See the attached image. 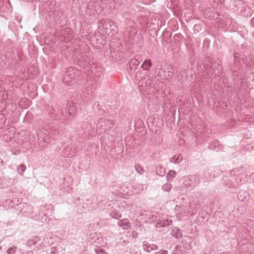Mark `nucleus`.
Listing matches in <instances>:
<instances>
[{
    "mask_svg": "<svg viewBox=\"0 0 254 254\" xmlns=\"http://www.w3.org/2000/svg\"><path fill=\"white\" fill-rule=\"evenodd\" d=\"M107 123H110L111 124V125L113 126L114 125L115 122L114 121H113V120H112V121L108 120L107 121Z\"/></svg>",
    "mask_w": 254,
    "mask_h": 254,
    "instance_id": "obj_47",
    "label": "nucleus"
},
{
    "mask_svg": "<svg viewBox=\"0 0 254 254\" xmlns=\"http://www.w3.org/2000/svg\"><path fill=\"white\" fill-rule=\"evenodd\" d=\"M156 173L157 174L160 176H164L165 174V171L163 167L161 166H158L156 167Z\"/></svg>",
    "mask_w": 254,
    "mask_h": 254,
    "instance_id": "obj_28",
    "label": "nucleus"
},
{
    "mask_svg": "<svg viewBox=\"0 0 254 254\" xmlns=\"http://www.w3.org/2000/svg\"><path fill=\"white\" fill-rule=\"evenodd\" d=\"M48 132L49 134H51V137L54 136L53 138H56L58 137V134L60 133V131L59 129H57L56 127H53L50 129V130Z\"/></svg>",
    "mask_w": 254,
    "mask_h": 254,
    "instance_id": "obj_25",
    "label": "nucleus"
},
{
    "mask_svg": "<svg viewBox=\"0 0 254 254\" xmlns=\"http://www.w3.org/2000/svg\"><path fill=\"white\" fill-rule=\"evenodd\" d=\"M25 210L27 211L25 214H31L33 210V207L32 206L30 205H28L25 203Z\"/></svg>",
    "mask_w": 254,
    "mask_h": 254,
    "instance_id": "obj_35",
    "label": "nucleus"
},
{
    "mask_svg": "<svg viewBox=\"0 0 254 254\" xmlns=\"http://www.w3.org/2000/svg\"><path fill=\"white\" fill-rule=\"evenodd\" d=\"M244 209H245L243 208V207L237 208L233 211V214L235 215L236 211H243Z\"/></svg>",
    "mask_w": 254,
    "mask_h": 254,
    "instance_id": "obj_42",
    "label": "nucleus"
},
{
    "mask_svg": "<svg viewBox=\"0 0 254 254\" xmlns=\"http://www.w3.org/2000/svg\"><path fill=\"white\" fill-rule=\"evenodd\" d=\"M176 175L177 173L175 171L171 170L167 174L166 178L168 180H172L173 178L176 177Z\"/></svg>",
    "mask_w": 254,
    "mask_h": 254,
    "instance_id": "obj_32",
    "label": "nucleus"
},
{
    "mask_svg": "<svg viewBox=\"0 0 254 254\" xmlns=\"http://www.w3.org/2000/svg\"><path fill=\"white\" fill-rule=\"evenodd\" d=\"M38 143L41 147H45L49 141V137L47 134L43 131H40L37 134Z\"/></svg>",
    "mask_w": 254,
    "mask_h": 254,
    "instance_id": "obj_7",
    "label": "nucleus"
},
{
    "mask_svg": "<svg viewBox=\"0 0 254 254\" xmlns=\"http://www.w3.org/2000/svg\"><path fill=\"white\" fill-rule=\"evenodd\" d=\"M15 132V128L14 127H9L4 129L1 137L5 142L10 141L14 137Z\"/></svg>",
    "mask_w": 254,
    "mask_h": 254,
    "instance_id": "obj_8",
    "label": "nucleus"
},
{
    "mask_svg": "<svg viewBox=\"0 0 254 254\" xmlns=\"http://www.w3.org/2000/svg\"><path fill=\"white\" fill-rule=\"evenodd\" d=\"M214 143H215V144H216L218 146V144H219V141L218 140H215Z\"/></svg>",
    "mask_w": 254,
    "mask_h": 254,
    "instance_id": "obj_51",
    "label": "nucleus"
},
{
    "mask_svg": "<svg viewBox=\"0 0 254 254\" xmlns=\"http://www.w3.org/2000/svg\"><path fill=\"white\" fill-rule=\"evenodd\" d=\"M93 109L95 110V112L97 111H98L99 115H102L104 113V111L103 109H100V106L98 102L95 103L93 105Z\"/></svg>",
    "mask_w": 254,
    "mask_h": 254,
    "instance_id": "obj_27",
    "label": "nucleus"
},
{
    "mask_svg": "<svg viewBox=\"0 0 254 254\" xmlns=\"http://www.w3.org/2000/svg\"><path fill=\"white\" fill-rule=\"evenodd\" d=\"M63 81L64 83L66 84L67 85H72L75 82V81L74 80H73L72 79H70L69 76H68L65 73Z\"/></svg>",
    "mask_w": 254,
    "mask_h": 254,
    "instance_id": "obj_22",
    "label": "nucleus"
},
{
    "mask_svg": "<svg viewBox=\"0 0 254 254\" xmlns=\"http://www.w3.org/2000/svg\"><path fill=\"white\" fill-rule=\"evenodd\" d=\"M58 253V250L56 247H52L51 248L50 254H57Z\"/></svg>",
    "mask_w": 254,
    "mask_h": 254,
    "instance_id": "obj_41",
    "label": "nucleus"
},
{
    "mask_svg": "<svg viewBox=\"0 0 254 254\" xmlns=\"http://www.w3.org/2000/svg\"><path fill=\"white\" fill-rule=\"evenodd\" d=\"M196 182V177L194 176L186 177L185 179L183 185L184 187L188 189H191L195 185Z\"/></svg>",
    "mask_w": 254,
    "mask_h": 254,
    "instance_id": "obj_11",
    "label": "nucleus"
},
{
    "mask_svg": "<svg viewBox=\"0 0 254 254\" xmlns=\"http://www.w3.org/2000/svg\"><path fill=\"white\" fill-rule=\"evenodd\" d=\"M118 225L125 230H127L130 228V223L127 219H124L119 221Z\"/></svg>",
    "mask_w": 254,
    "mask_h": 254,
    "instance_id": "obj_17",
    "label": "nucleus"
},
{
    "mask_svg": "<svg viewBox=\"0 0 254 254\" xmlns=\"http://www.w3.org/2000/svg\"><path fill=\"white\" fill-rule=\"evenodd\" d=\"M4 2L2 0H0V7H3Z\"/></svg>",
    "mask_w": 254,
    "mask_h": 254,
    "instance_id": "obj_46",
    "label": "nucleus"
},
{
    "mask_svg": "<svg viewBox=\"0 0 254 254\" xmlns=\"http://www.w3.org/2000/svg\"><path fill=\"white\" fill-rule=\"evenodd\" d=\"M33 253L32 251H29L27 252V254H33Z\"/></svg>",
    "mask_w": 254,
    "mask_h": 254,
    "instance_id": "obj_49",
    "label": "nucleus"
},
{
    "mask_svg": "<svg viewBox=\"0 0 254 254\" xmlns=\"http://www.w3.org/2000/svg\"><path fill=\"white\" fill-rule=\"evenodd\" d=\"M141 61V58L139 56H135L134 58L129 61L127 64V68L130 72H134L137 68L138 66L140 64V61Z\"/></svg>",
    "mask_w": 254,
    "mask_h": 254,
    "instance_id": "obj_9",
    "label": "nucleus"
},
{
    "mask_svg": "<svg viewBox=\"0 0 254 254\" xmlns=\"http://www.w3.org/2000/svg\"><path fill=\"white\" fill-rule=\"evenodd\" d=\"M172 235L176 238L179 239L182 237V234L179 228L178 227H174L172 230Z\"/></svg>",
    "mask_w": 254,
    "mask_h": 254,
    "instance_id": "obj_19",
    "label": "nucleus"
},
{
    "mask_svg": "<svg viewBox=\"0 0 254 254\" xmlns=\"http://www.w3.org/2000/svg\"><path fill=\"white\" fill-rule=\"evenodd\" d=\"M248 193L244 191H240L238 194V198L240 201H243L248 197Z\"/></svg>",
    "mask_w": 254,
    "mask_h": 254,
    "instance_id": "obj_24",
    "label": "nucleus"
},
{
    "mask_svg": "<svg viewBox=\"0 0 254 254\" xmlns=\"http://www.w3.org/2000/svg\"><path fill=\"white\" fill-rule=\"evenodd\" d=\"M19 200L17 199H14L13 200L7 199L5 201V204H9L10 205L8 206V207H14L17 210L19 211V213H21L22 214H25L27 211L25 210V205L24 203L19 202L15 204L16 202H18Z\"/></svg>",
    "mask_w": 254,
    "mask_h": 254,
    "instance_id": "obj_5",
    "label": "nucleus"
},
{
    "mask_svg": "<svg viewBox=\"0 0 254 254\" xmlns=\"http://www.w3.org/2000/svg\"><path fill=\"white\" fill-rule=\"evenodd\" d=\"M252 23L254 24V17L252 19Z\"/></svg>",
    "mask_w": 254,
    "mask_h": 254,
    "instance_id": "obj_54",
    "label": "nucleus"
},
{
    "mask_svg": "<svg viewBox=\"0 0 254 254\" xmlns=\"http://www.w3.org/2000/svg\"><path fill=\"white\" fill-rule=\"evenodd\" d=\"M99 28L103 34L113 36L118 31L117 23L109 19H103L99 22Z\"/></svg>",
    "mask_w": 254,
    "mask_h": 254,
    "instance_id": "obj_1",
    "label": "nucleus"
},
{
    "mask_svg": "<svg viewBox=\"0 0 254 254\" xmlns=\"http://www.w3.org/2000/svg\"><path fill=\"white\" fill-rule=\"evenodd\" d=\"M26 166L23 164H21L19 167L18 168L17 170L19 172L23 173L26 169Z\"/></svg>",
    "mask_w": 254,
    "mask_h": 254,
    "instance_id": "obj_39",
    "label": "nucleus"
},
{
    "mask_svg": "<svg viewBox=\"0 0 254 254\" xmlns=\"http://www.w3.org/2000/svg\"><path fill=\"white\" fill-rule=\"evenodd\" d=\"M131 30L129 33L125 34L126 40L129 44L133 45L135 44H137L138 41L137 39V36L135 35L136 30L133 27L130 28Z\"/></svg>",
    "mask_w": 254,
    "mask_h": 254,
    "instance_id": "obj_10",
    "label": "nucleus"
},
{
    "mask_svg": "<svg viewBox=\"0 0 254 254\" xmlns=\"http://www.w3.org/2000/svg\"><path fill=\"white\" fill-rule=\"evenodd\" d=\"M182 159L183 157L181 155L177 154L170 158V162L175 164H178L182 160Z\"/></svg>",
    "mask_w": 254,
    "mask_h": 254,
    "instance_id": "obj_21",
    "label": "nucleus"
},
{
    "mask_svg": "<svg viewBox=\"0 0 254 254\" xmlns=\"http://www.w3.org/2000/svg\"><path fill=\"white\" fill-rule=\"evenodd\" d=\"M110 215L112 218L116 219H119L122 217L121 214L117 211L111 212Z\"/></svg>",
    "mask_w": 254,
    "mask_h": 254,
    "instance_id": "obj_30",
    "label": "nucleus"
},
{
    "mask_svg": "<svg viewBox=\"0 0 254 254\" xmlns=\"http://www.w3.org/2000/svg\"><path fill=\"white\" fill-rule=\"evenodd\" d=\"M172 188V185L170 183H166L162 187V189L165 191H169Z\"/></svg>",
    "mask_w": 254,
    "mask_h": 254,
    "instance_id": "obj_37",
    "label": "nucleus"
},
{
    "mask_svg": "<svg viewBox=\"0 0 254 254\" xmlns=\"http://www.w3.org/2000/svg\"><path fill=\"white\" fill-rule=\"evenodd\" d=\"M211 175L210 173L207 171H205L203 174V179L205 181H209L211 179Z\"/></svg>",
    "mask_w": 254,
    "mask_h": 254,
    "instance_id": "obj_34",
    "label": "nucleus"
},
{
    "mask_svg": "<svg viewBox=\"0 0 254 254\" xmlns=\"http://www.w3.org/2000/svg\"><path fill=\"white\" fill-rule=\"evenodd\" d=\"M39 241V238L38 237H35L28 240L27 242V244L28 246H31L32 245L36 244Z\"/></svg>",
    "mask_w": 254,
    "mask_h": 254,
    "instance_id": "obj_29",
    "label": "nucleus"
},
{
    "mask_svg": "<svg viewBox=\"0 0 254 254\" xmlns=\"http://www.w3.org/2000/svg\"><path fill=\"white\" fill-rule=\"evenodd\" d=\"M193 199L190 202V208L192 209H197L200 207V205L202 202L201 199L197 195L192 196Z\"/></svg>",
    "mask_w": 254,
    "mask_h": 254,
    "instance_id": "obj_15",
    "label": "nucleus"
},
{
    "mask_svg": "<svg viewBox=\"0 0 254 254\" xmlns=\"http://www.w3.org/2000/svg\"><path fill=\"white\" fill-rule=\"evenodd\" d=\"M154 254H168V252L166 250H161L155 253Z\"/></svg>",
    "mask_w": 254,
    "mask_h": 254,
    "instance_id": "obj_40",
    "label": "nucleus"
},
{
    "mask_svg": "<svg viewBox=\"0 0 254 254\" xmlns=\"http://www.w3.org/2000/svg\"><path fill=\"white\" fill-rule=\"evenodd\" d=\"M49 114L50 115V116L51 117L52 119H55V120H56L57 119H58V117L56 115V111L55 110V109H52L50 112H49ZM59 119H61V120H62L63 119V118H61V116H60Z\"/></svg>",
    "mask_w": 254,
    "mask_h": 254,
    "instance_id": "obj_31",
    "label": "nucleus"
},
{
    "mask_svg": "<svg viewBox=\"0 0 254 254\" xmlns=\"http://www.w3.org/2000/svg\"><path fill=\"white\" fill-rule=\"evenodd\" d=\"M86 200H87V201H89V199L87 198Z\"/></svg>",
    "mask_w": 254,
    "mask_h": 254,
    "instance_id": "obj_58",
    "label": "nucleus"
},
{
    "mask_svg": "<svg viewBox=\"0 0 254 254\" xmlns=\"http://www.w3.org/2000/svg\"><path fill=\"white\" fill-rule=\"evenodd\" d=\"M70 29L69 28H65L62 32V35H64V34L66 32H68L69 31Z\"/></svg>",
    "mask_w": 254,
    "mask_h": 254,
    "instance_id": "obj_44",
    "label": "nucleus"
},
{
    "mask_svg": "<svg viewBox=\"0 0 254 254\" xmlns=\"http://www.w3.org/2000/svg\"><path fill=\"white\" fill-rule=\"evenodd\" d=\"M101 124H102V123H101V122L98 123V124H97V127H99V126H101V127H102V126H103V125H101Z\"/></svg>",
    "mask_w": 254,
    "mask_h": 254,
    "instance_id": "obj_50",
    "label": "nucleus"
},
{
    "mask_svg": "<svg viewBox=\"0 0 254 254\" xmlns=\"http://www.w3.org/2000/svg\"><path fill=\"white\" fill-rule=\"evenodd\" d=\"M238 54H237V53L236 54H235V55H234V57H235L236 59H237V58H238V57H237V56Z\"/></svg>",
    "mask_w": 254,
    "mask_h": 254,
    "instance_id": "obj_52",
    "label": "nucleus"
},
{
    "mask_svg": "<svg viewBox=\"0 0 254 254\" xmlns=\"http://www.w3.org/2000/svg\"><path fill=\"white\" fill-rule=\"evenodd\" d=\"M97 205H98V206H101L102 205V203L100 201L98 202Z\"/></svg>",
    "mask_w": 254,
    "mask_h": 254,
    "instance_id": "obj_48",
    "label": "nucleus"
},
{
    "mask_svg": "<svg viewBox=\"0 0 254 254\" xmlns=\"http://www.w3.org/2000/svg\"><path fill=\"white\" fill-rule=\"evenodd\" d=\"M153 76L148 75L142 79L138 83V88L141 92H146L153 87Z\"/></svg>",
    "mask_w": 254,
    "mask_h": 254,
    "instance_id": "obj_2",
    "label": "nucleus"
},
{
    "mask_svg": "<svg viewBox=\"0 0 254 254\" xmlns=\"http://www.w3.org/2000/svg\"><path fill=\"white\" fill-rule=\"evenodd\" d=\"M165 77L166 79L171 77L173 75V69L172 67H169L167 68L164 71Z\"/></svg>",
    "mask_w": 254,
    "mask_h": 254,
    "instance_id": "obj_20",
    "label": "nucleus"
},
{
    "mask_svg": "<svg viewBox=\"0 0 254 254\" xmlns=\"http://www.w3.org/2000/svg\"><path fill=\"white\" fill-rule=\"evenodd\" d=\"M142 247L143 250L147 253H150L152 251H155L158 249L157 245L153 244H149L146 241L143 242Z\"/></svg>",
    "mask_w": 254,
    "mask_h": 254,
    "instance_id": "obj_13",
    "label": "nucleus"
},
{
    "mask_svg": "<svg viewBox=\"0 0 254 254\" xmlns=\"http://www.w3.org/2000/svg\"><path fill=\"white\" fill-rule=\"evenodd\" d=\"M2 162H3V161L0 158V164H2Z\"/></svg>",
    "mask_w": 254,
    "mask_h": 254,
    "instance_id": "obj_53",
    "label": "nucleus"
},
{
    "mask_svg": "<svg viewBox=\"0 0 254 254\" xmlns=\"http://www.w3.org/2000/svg\"><path fill=\"white\" fill-rule=\"evenodd\" d=\"M93 61L92 58L86 54H83L77 58V64L85 71L90 70V65Z\"/></svg>",
    "mask_w": 254,
    "mask_h": 254,
    "instance_id": "obj_3",
    "label": "nucleus"
},
{
    "mask_svg": "<svg viewBox=\"0 0 254 254\" xmlns=\"http://www.w3.org/2000/svg\"><path fill=\"white\" fill-rule=\"evenodd\" d=\"M7 119L5 117L4 115L2 113H0V128H2L5 126L6 124Z\"/></svg>",
    "mask_w": 254,
    "mask_h": 254,
    "instance_id": "obj_26",
    "label": "nucleus"
},
{
    "mask_svg": "<svg viewBox=\"0 0 254 254\" xmlns=\"http://www.w3.org/2000/svg\"><path fill=\"white\" fill-rule=\"evenodd\" d=\"M172 222L171 220H169V219H166L163 220L159 221L156 223L157 227H164L166 226L170 225Z\"/></svg>",
    "mask_w": 254,
    "mask_h": 254,
    "instance_id": "obj_18",
    "label": "nucleus"
},
{
    "mask_svg": "<svg viewBox=\"0 0 254 254\" xmlns=\"http://www.w3.org/2000/svg\"><path fill=\"white\" fill-rule=\"evenodd\" d=\"M47 209H50L51 211L54 210V206L51 204H49L46 206Z\"/></svg>",
    "mask_w": 254,
    "mask_h": 254,
    "instance_id": "obj_45",
    "label": "nucleus"
},
{
    "mask_svg": "<svg viewBox=\"0 0 254 254\" xmlns=\"http://www.w3.org/2000/svg\"><path fill=\"white\" fill-rule=\"evenodd\" d=\"M134 168L136 171L140 174H142L144 172L143 167L139 164H136Z\"/></svg>",
    "mask_w": 254,
    "mask_h": 254,
    "instance_id": "obj_33",
    "label": "nucleus"
},
{
    "mask_svg": "<svg viewBox=\"0 0 254 254\" xmlns=\"http://www.w3.org/2000/svg\"><path fill=\"white\" fill-rule=\"evenodd\" d=\"M95 252L97 254H108L104 250L99 248L95 249Z\"/></svg>",
    "mask_w": 254,
    "mask_h": 254,
    "instance_id": "obj_38",
    "label": "nucleus"
},
{
    "mask_svg": "<svg viewBox=\"0 0 254 254\" xmlns=\"http://www.w3.org/2000/svg\"><path fill=\"white\" fill-rule=\"evenodd\" d=\"M73 146L74 144L70 143L69 145L66 146L64 148L63 152L64 157L71 158L74 155L75 153H76V151L75 149H72Z\"/></svg>",
    "mask_w": 254,
    "mask_h": 254,
    "instance_id": "obj_12",
    "label": "nucleus"
},
{
    "mask_svg": "<svg viewBox=\"0 0 254 254\" xmlns=\"http://www.w3.org/2000/svg\"><path fill=\"white\" fill-rule=\"evenodd\" d=\"M78 70L74 67H68L65 74L69 76L70 79H72L76 82V78L78 75Z\"/></svg>",
    "mask_w": 254,
    "mask_h": 254,
    "instance_id": "obj_14",
    "label": "nucleus"
},
{
    "mask_svg": "<svg viewBox=\"0 0 254 254\" xmlns=\"http://www.w3.org/2000/svg\"><path fill=\"white\" fill-rule=\"evenodd\" d=\"M152 65V63L150 60H145L143 64L141 65V67L143 68V70H149L150 67Z\"/></svg>",
    "mask_w": 254,
    "mask_h": 254,
    "instance_id": "obj_23",
    "label": "nucleus"
},
{
    "mask_svg": "<svg viewBox=\"0 0 254 254\" xmlns=\"http://www.w3.org/2000/svg\"><path fill=\"white\" fill-rule=\"evenodd\" d=\"M76 113V107L72 102H68L65 110V115L63 112L60 114L65 121L71 120Z\"/></svg>",
    "mask_w": 254,
    "mask_h": 254,
    "instance_id": "obj_4",
    "label": "nucleus"
},
{
    "mask_svg": "<svg viewBox=\"0 0 254 254\" xmlns=\"http://www.w3.org/2000/svg\"><path fill=\"white\" fill-rule=\"evenodd\" d=\"M158 76H160V77H161V76H162V75H161V74L160 75L159 74H158Z\"/></svg>",
    "mask_w": 254,
    "mask_h": 254,
    "instance_id": "obj_57",
    "label": "nucleus"
},
{
    "mask_svg": "<svg viewBox=\"0 0 254 254\" xmlns=\"http://www.w3.org/2000/svg\"><path fill=\"white\" fill-rule=\"evenodd\" d=\"M17 248L16 246H12V247L9 248L6 251L7 254H14L17 251Z\"/></svg>",
    "mask_w": 254,
    "mask_h": 254,
    "instance_id": "obj_36",
    "label": "nucleus"
},
{
    "mask_svg": "<svg viewBox=\"0 0 254 254\" xmlns=\"http://www.w3.org/2000/svg\"><path fill=\"white\" fill-rule=\"evenodd\" d=\"M90 83L89 81H86L84 84V86L82 87L84 90V96L85 98H88L89 94H92V87L90 86Z\"/></svg>",
    "mask_w": 254,
    "mask_h": 254,
    "instance_id": "obj_16",
    "label": "nucleus"
},
{
    "mask_svg": "<svg viewBox=\"0 0 254 254\" xmlns=\"http://www.w3.org/2000/svg\"><path fill=\"white\" fill-rule=\"evenodd\" d=\"M179 36H180V35H175L174 36V37H179Z\"/></svg>",
    "mask_w": 254,
    "mask_h": 254,
    "instance_id": "obj_55",
    "label": "nucleus"
},
{
    "mask_svg": "<svg viewBox=\"0 0 254 254\" xmlns=\"http://www.w3.org/2000/svg\"><path fill=\"white\" fill-rule=\"evenodd\" d=\"M103 70V68L100 64L95 63L93 61L90 65V70L86 71L95 76L99 77L101 76Z\"/></svg>",
    "mask_w": 254,
    "mask_h": 254,
    "instance_id": "obj_6",
    "label": "nucleus"
},
{
    "mask_svg": "<svg viewBox=\"0 0 254 254\" xmlns=\"http://www.w3.org/2000/svg\"><path fill=\"white\" fill-rule=\"evenodd\" d=\"M47 218H48V216L45 214H43V216L42 217V218L41 219L42 222H46L47 220Z\"/></svg>",
    "mask_w": 254,
    "mask_h": 254,
    "instance_id": "obj_43",
    "label": "nucleus"
},
{
    "mask_svg": "<svg viewBox=\"0 0 254 254\" xmlns=\"http://www.w3.org/2000/svg\"><path fill=\"white\" fill-rule=\"evenodd\" d=\"M1 94H2V96H3V95H4V93H3V92H0V95Z\"/></svg>",
    "mask_w": 254,
    "mask_h": 254,
    "instance_id": "obj_56",
    "label": "nucleus"
}]
</instances>
